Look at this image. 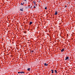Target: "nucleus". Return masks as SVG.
Segmentation results:
<instances>
[{
	"label": "nucleus",
	"mask_w": 75,
	"mask_h": 75,
	"mask_svg": "<svg viewBox=\"0 0 75 75\" xmlns=\"http://www.w3.org/2000/svg\"><path fill=\"white\" fill-rule=\"evenodd\" d=\"M20 10L21 11H23V8L20 7Z\"/></svg>",
	"instance_id": "1"
},
{
	"label": "nucleus",
	"mask_w": 75,
	"mask_h": 75,
	"mask_svg": "<svg viewBox=\"0 0 75 75\" xmlns=\"http://www.w3.org/2000/svg\"><path fill=\"white\" fill-rule=\"evenodd\" d=\"M20 73H21V74H24V72L23 71H22V72H18V74H20Z\"/></svg>",
	"instance_id": "2"
},
{
	"label": "nucleus",
	"mask_w": 75,
	"mask_h": 75,
	"mask_svg": "<svg viewBox=\"0 0 75 75\" xmlns=\"http://www.w3.org/2000/svg\"><path fill=\"white\" fill-rule=\"evenodd\" d=\"M69 59V57H67L65 59V60H67V59Z\"/></svg>",
	"instance_id": "3"
},
{
	"label": "nucleus",
	"mask_w": 75,
	"mask_h": 75,
	"mask_svg": "<svg viewBox=\"0 0 75 75\" xmlns=\"http://www.w3.org/2000/svg\"><path fill=\"white\" fill-rule=\"evenodd\" d=\"M45 66H48V64H47L46 63L44 64Z\"/></svg>",
	"instance_id": "4"
},
{
	"label": "nucleus",
	"mask_w": 75,
	"mask_h": 75,
	"mask_svg": "<svg viewBox=\"0 0 75 75\" xmlns=\"http://www.w3.org/2000/svg\"><path fill=\"white\" fill-rule=\"evenodd\" d=\"M58 14V13H57V11H56L55 13V15H57V14Z\"/></svg>",
	"instance_id": "5"
},
{
	"label": "nucleus",
	"mask_w": 75,
	"mask_h": 75,
	"mask_svg": "<svg viewBox=\"0 0 75 75\" xmlns=\"http://www.w3.org/2000/svg\"><path fill=\"white\" fill-rule=\"evenodd\" d=\"M33 3L35 4V6H36V5H37V4H35V2L34 1Z\"/></svg>",
	"instance_id": "6"
},
{
	"label": "nucleus",
	"mask_w": 75,
	"mask_h": 75,
	"mask_svg": "<svg viewBox=\"0 0 75 75\" xmlns=\"http://www.w3.org/2000/svg\"><path fill=\"white\" fill-rule=\"evenodd\" d=\"M24 4V2H23V3H21V5H22V6H23V4Z\"/></svg>",
	"instance_id": "7"
},
{
	"label": "nucleus",
	"mask_w": 75,
	"mask_h": 75,
	"mask_svg": "<svg viewBox=\"0 0 75 75\" xmlns=\"http://www.w3.org/2000/svg\"><path fill=\"white\" fill-rule=\"evenodd\" d=\"M64 51V49H62L61 50V52H63V51Z\"/></svg>",
	"instance_id": "8"
},
{
	"label": "nucleus",
	"mask_w": 75,
	"mask_h": 75,
	"mask_svg": "<svg viewBox=\"0 0 75 75\" xmlns=\"http://www.w3.org/2000/svg\"><path fill=\"white\" fill-rule=\"evenodd\" d=\"M51 71H52V74H53L54 73V70H51Z\"/></svg>",
	"instance_id": "9"
},
{
	"label": "nucleus",
	"mask_w": 75,
	"mask_h": 75,
	"mask_svg": "<svg viewBox=\"0 0 75 75\" xmlns=\"http://www.w3.org/2000/svg\"><path fill=\"white\" fill-rule=\"evenodd\" d=\"M33 24V23L31 22H30V25H31V24Z\"/></svg>",
	"instance_id": "10"
},
{
	"label": "nucleus",
	"mask_w": 75,
	"mask_h": 75,
	"mask_svg": "<svg viewBox=\"0 0 75 75\" xmlns=\"http://www.w3.org/2000/svg\"><path fill=\"white\" fill-rule=\"evenodd\" d=\"M28 71H30V68H28Z\"/></svg>",
	"instance_id": "11"
},
{
	"label": "nucleus",
	"mask_w": 75,
	"mask_h": 75,
	"mask_svg": "<svg viewBox=\"0 0 75 75\" xmlns=\"http://www.w3.org/2000/svg\"><path fill=\"white\" fill-rule=\"evenodd\" d=\"M54 72H55V74H57V70H55L54 71Z\"/></svg>",
	"instance_id": "12"
},
{
	"label": "nucleus",
	"mask_w": 75,
	"mask_h": 75,
	"mask_svg": "<svg viewBox=\"0 0 75 75\" xmlns=\"http://www.w3.org/2000/svg\"><path fill=\"white\" fill-rule=\"evenodd\" d=\"M47 7H46L45 8V10H47Z\"/></svg>",
	"instance_id": "13"
},
{
	"label": "nucleus",
	"mask_w": 75,
	"mask_h": 75,
	"mask_svg": "<svg viewBox=\"0 0 75 75\" xmlns=\"http://www.w3.org/2000/svg\"><path fill=\"white\" fill-rule=\"evenodd\" d=\"M33 6H31V7H30V8H33Z\"/></svg>",
	"instance_id": "14"
},
{
	"label": "nucleus",
	"mask_w": 75,
	"mask_h": 75,
	"mask_svg": "<svg viewBox=\"0 0 75 75\" xmlns=\"http://www.w3.org/2000/svg\"><path fill=\"white\" fill-rule=\"evenodd\" d=\"M33 7H34V8H35V7H35V6H34Z\"/></svg>",
	"instance_id": "15"
},
{
	"label": "nucleus",
	"mask_w": 75,
	"mask_h": 75,
	"mask_svg": "<svg viewBox=\"0 0 75 75\" xmlns=\"http://www.w3.org/2000/svg\"><path fill=\"white\" fill-rule=\"evenodd\" d=\"M24 1H27V0H23Z\"/></svg>",
	"instance_id": "16"
},
{
	"label": "nucleus",
	"mask_w": 75,
	"mask_h": 75,
	"mask_svg": "<svg viewBox=\"0 0 75 75\" xmlns=\"http://www.w3.org/2000/svg\"><path fill=\"white\" fill-rule=\"evenodd\" d=\"M32 52H34V51L33 50L32 51Z\"/></svg>",
	"instance_id": "17"
},
{
	"label": "nucleus",
	"mask_w": 75,
	"mask_h": 75,
	"mask_svg": "<svg viewBox=\"0 0 75 75\" xmlns=\"http://www.w3.org/2000/svg\"><path fill=\"white\" fill-rule=\"evenodd\" d=\"M65 7H67V6H65Z\"/></svg>",
	"instance_id": "18"
},
{
	"label": "nucleus",
	"mask_w": 75,
	"mask_h": 75,
	"mask_svg": "<svg viewBox=\"0 0 75 75\" xmlns=\"http://www.w3.org/2000/svg\"><path fill=\"white\" fill-rule=\"evenodd\" d=\"M52 75H54V74H53Z\"/></svg>",
	"instance_id": "19"
}]
</instances>
